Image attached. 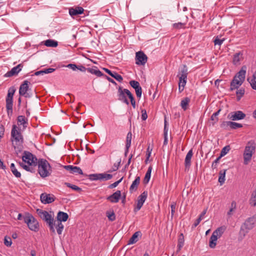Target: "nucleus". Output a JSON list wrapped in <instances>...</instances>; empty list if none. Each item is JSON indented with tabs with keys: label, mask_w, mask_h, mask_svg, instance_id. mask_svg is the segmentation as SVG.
<instances>
[{
	"label": "nucleus",
	"mask_w": 256,
	"mask_h": 256,
	"mask_svg": "<svg viewBox=\"0 0 256 256\" xmlns=\"http://www.w3.org/2000/svg\"><path fill=\"white\" fill-rule=\"evenodd\" d=\"M22 162H20V166L24 170L31 172H34L35 168L37 166L38 159L31 152L24 151L22 156Z\"/></svg>",
	"instance_id": "1"
},
{
	"label": "nucleus",
	"mask_w": 256,
	"mask_h": 256,
	"mask_svg": "<svg viewBox=\"0 0 256 256\" xmlns=\"http://www.w3.org/2000/svg\"><path fill=\"white\" fill-rule=\"evenodd\" d=\"M22 130L20 127H18L16 124L12 125L11 131V140L14 149L17 148L19 151L20 150L24 142V138L22 134Z\"/></svg>",
	"instance_id": "2"
},
{
	"label": "nucleus",
	"mask_w": 256,
	"mask_h": 256,
	"mask_svg": "<svg viewBox=\"0 0 256 256\" xmlns=\"http://www.w3.org/2000/svg\"><path fill=\"white\" fill-rule=\"evenodd\" d=\"M256 225V214L248 218L242 224L240 230V235L243 238L248 234L250 230H252Z\"/></svg>",
	"instance_id": "3"
},
{
	"label": "nucleus",
	"mask_w": 256,
	"mask_h": 256,
	"mask_svg": "<svg viewBox=\"0 0 256 256\" xmlns=\"http://www.w3.org/2000/svg\"><path fill=\"white\" fill-rule=\"evenodd\" d=\"M246 67L243 66L241 70L235 75L230 82L231 91L238 88L244 82L245 80Z\"/></svg>",
	"instance_id": "4"
},
{
	"label": "nucleus",
	"mask_w": 256,
	"mask_h": 256,
	"mask_svg": "<svg viewBox=\"0 0 256 256\" xmlns=\"http://www.w3.org/2000/svg\"><path fill=\"white\" fill-rule=\"evenodd\" d=\"M256 148V144L253 140L249 141L245 147L243 154L244 164L247 165L252 160L253 154H254Z\"/></svg>",
	"instance_id": "5"
},
{
	"label": "nucleus",
	"mask_w": 256,
	"mask_h": 256,
	"mask_svg": "<svg viewBox=\"0 0 256 256\" xmlns=\"http://www.w3.org/2000/svg\"><path fill=\"white\" fill-rule=\"evenodd\" d=\"M38 171L40 176L46 178L50 174V166L46 160L40 159L38 160Z\"/></svg>",
	"instance_id": "6"
},
{
	"label": "nucleus",
	"mask_w": 256,
	"mask_h": 256,
	"mask_svg": "<svg viewBox=\"0 0 256 256\" xmlns=\"http://www.w3.org/2000/svg\"><path fill=\"white\" fill-rule=\"evenodd\" d=\"M36 212L40 217L48 224L50 230L52 233H55V230L54 228V219L52 215L49 214L47 211L40 209H37Z\"/></svg>",
	"instance_id": "7"
},
{
	"label": "nucleus",
	"mask_w": 256,
	"mask_h": 256,
	"mask_svg": "<svg viewBox=\"0 0 256 256\" xmlns=\"http://www.w3.org/2000/svg\"><path fill=\"white\" fill-rule=\"evenodd\" d=\"M24 222L32 231L38 232L39 230V224L36 220L30 214L26 213L23 217Z\"/></svg>",
	"instance_id": "8"
},
{
	"label": "nucleus",
	"mask_w": 256,
	"mask_h": 256,
	"mask_svg": "<svg viewBox=\"0 0 256 256\" xmlns=\"http://www.w3.org/2000/svg\"><path fill=\"white\" fill-rule=\"evenodd\" d=\"M225 230L224 226H220L214 231L210 240L209 246L210 248H214L216 247L218 238L222 236Z\"/></svg>",
	"instance_id": "9"
},
{
	"label": "nucleus",
	"mask_w": 256,
	"mask_h": 256,
	"mask_svg": "<svg viewBox=\"0 0 256 256\" xmlns=\"http://www.w3.org/2000/svg\"><path fill=\"white\" fill-rule=\"evenodd\" d=\"M16 92V88L10 87L8 90V93L6 98V108L8 114H12L13 106V96Z\"/></svg>",
	"instance_id": "10"
},
{
	"label": "nucleus",
	"mask_w": 256,
	"mask_h": 256,
	"mask_svg": "<svg viewBox=\"0 0 256 256\" xmlns=\"http://www.w3.org/2000/svg\"><path fill=\"white\" fill-rule=\"evenodd\" d=\"M135 59L136 64L144 66L147 62L148 57L143 52L140 51L136 52Z\"/></svg>",
	"instance_id": "11"
},
{
	"label": "nucleus",
	"mask_w": 256,
	"mask_h": 256,
	"mask_svg": "<svg viewBox=\"0 0 256 256\" xmlns=\"http://www.w3.org/2000/svg\"><path fill=\"white\" fill-rule=\"evenodd\" d=\"M148 196V192L146 191H144L138 197V202L136 204V206L134 208V212H137L142 207L144 204V203L146 201V198Z\"/></svg>",
	"instance_id": "12"
},
{
	"label": "nucleus",
	"mask_w": 256,
	"mask_h": 256,
	"mask_svg": "<svg viewBox=\"0 0 256 256\" xmlns=\"http://www.w3.org/2000/svg\"><path fill=\"white\" fill-rule=\"evenodd\" d=\"M29 84H30V82L26 80L20 84L19 88V94L20 96H24L26 98H30V96L27 93L29 88Z\"/></svg>",
	"instance_id": "13"
},
{
	"label": "nucleus",
	"mask_w": 256,
	"mask_h": 256,
	"mask_svg": "<svg viewBox=\"0 0 256 256\" xmlns=\"http://www.w3.org/2000/svg\"><path fill=\"white\" fill-rule=\"evenodd\" d=\"M40 199L44 204H50L54 201L55 197L53 194L42 193L40 194Z\"/></svg>",
	"instance_id": "14"
},
{
	"label": "nucleus",
	"mask_w": 256,
	"mask_h": 256,
	"mask_svg": "<svg viewBox=\"0 0 256 256\" xmlns=\"http://www.w3.org/2000/svg\"><path fill=\"white\" fill-rule=\"evenodd\" d=\"M246 114L242 111L238 110L228 114V118L232 120H237L244 119Z\"/></svg>",
	"instance_id": "15"
},
{
	"label": "nucleus",
	"mask_w": 256,
	"mask_h": 256,
	"mask_svg": "<svg viewBox=\"0 0 256 256\" xmlns=\"http://www.w3.org/2000/svg\"><path fill=\"white\" fill-rule=\"evenodd\" d=\"M126 90H128V89L124 88L122 89V87L120 86L118 88V99L121 102L125 103L127 105H129L130 103L128 100L126 98V92H124Z\"/></svg>",
	"instance_id": "16"
},
{
	"label": "nucleus",
	"mask_w": 256,
	"mask_h": 256,
	"mask_svg": "<svg viewBox=\"0 0 256 256\" xmlns=\"http://www.w3.org/2000/svg\"><path fill=\"white\" fill-rule=\"evenodd\" d=\"M22 67H23L22 64H18L16 66L12 68L8 72L4 74V76L10 77L13 76L17 75L18 74V72L21 70Z\"/></svg>",
	"instance_id": "17"
},
{
	"label": "nucleus",
	"mask_w": 256,
	"mask_h": 256,
	"mask_svg": "<svg viewBox=\"0 0 256 256\" xmlns=\"http://www.w3.org/2000/svg\"><path fill=\"white\" fill-rule=\"evenodd\" d=\"M64 168L71 174H82L83 172L82 169L78 166L72 165L64 166Z\"/></svg>",
	"instance_id": "18"
},
{
	"label": "nucleus",
	"mask_w": 256,
	"mask_h": 256,
	"mask_svg": "<svg viewBox=\"0 0 256 256\" xmlns=\"http://www.w3.org/2000/svg\"><path fill=\"white\" fill-rule=\"evenodd\" d=\"M84 12V9L81 6H76L69 8V14L72 17L82 14Z\"/></svg>",
	"instance_id": "19"
},
{
	"label": "nucleus",
	"mask_w": 256,
	"mask_h": 256,
	"mask_svg": "<svg viewBox=\"0 0 256 256\" xmlns=\"http://www.w3.org/2000/svg\"><path fill=\"white\" fill-rule=\"evenodd\" d=\"M17 124L18 127L22 126V130H24L28 124V120L24 116H19L17 118Z\"/></svg>",
	"instance_id": "20"
},
{
	"label": "nucleus",
	"mask_w": 256,
	"mask_h": 256,
	"mask_svg": "<svg viewBox=\"0 0 256 256\" xmlns=\"http://www.w3.org/2000/svg\"><path fill=\"white\" fill-rule=\"evenodd\" d=\"M121 192L120 190H117L112 195L108 197L107 200L111 202L116 203L118 202L120 198Z\"/></svg>",
	"instance_id": "21"
},
{
	"label": "nucleus",
	"mask_w": 256,
	"mask_h": 256,
	"mask_svg": "<svg viewBox=\"0 0 256 256\" xmlns=\"http://www.w3.org/2000/svg\"><path fill=\"white\" fill-rule=\"evenodd\" d=\"M192 149H191L188 152L185 158L184 164L186 168H189L190 167L191 164V159L192 156Z\"/></svg>",
	"instance_id": "22"
},
{
	"label": "nucleus",
	"mask_w": 256,
	"mask_h": 256,
	"mask_svg": "<svg viewBox=\"0 0 256 256\" xmlns=\"http://www.w3.org/2000/svg\"><path fill=\"white\" fill-rule=\"evenodd\" d=\"M142 236V233L140 231L134 232L128 242V244H132L136 243L138 240V236Z\"/></svg>",
	"instance_id": "23"
},
{
	"label": "nucleus",
	"mask_w": 256,
	"mask_h": 256,
	"mask_svg": "<svg viewBox=\"0 0 256 256\" xmlns=\"http://www.w3.org/2000/svg\"><path fill=\"white\" fill-rule=\"evenodd\" d=\"M87 71L90 73L94 74L98 77L103 76L104 74L96 66L87 68Z\"/></svg>",
	"instance_id": "24"
},
{
	"label": "nucleus",
	"mask_w": 256,
	"mask_h": 256,
	"mask_svg": "<svg viewBox=\"0 0 256 256\" xmlns=\"http://www.w3.org/2000/svg\"><path fill=\"white\" fill-rule=\"evenodd\" d=\"M68 218V215L67 213L63 212H59L57 214V219L58 222H66Z\"/></svg>",
	"instance_id": "25"
},
{
	"label": "nucleus",
	"mask_w": 256,
	"mask_h": 256,
	"mask_svg": "<svg viewBox=\"0 0 256 256\" xmlns=\"http://www.w3.org/2000/svg\"><path fill=\"white\" fill-rule=\"evenodd\" d=\"M140 182V176H136L134 180L132 182V184H131L130 188V192H132L134 191H136L137 188L138 186L139 185Z\"/></svg>",
	"instance_id": "26"
},
{
	"label": "nucleus",
	"mask_w": 256,
	"mask_h": 256,
	"mask_svg": "<svg viewBox=\"0 0 256 256\" xmlns=\"http://www.w3.org/2000/svg\"><path fill=\"white\" fill-rule=\"evenodd\" d=\"M188 70L187 66L186 65H184L182 68L180 72L178 75V76L181 78H182L187 79V76L188 74Z\"/></svg>",
	"instance_id": "27"
},
{
	"label": "nucleus",
	"mask_w": 256,
	"mask_h": 256,
	"mask_svg": "<svg viewBox=\"0 0 256 256\" xmlns=\"http://www.w3.org/2000/svg\"><path fill=\"white\" fill-rule=\"evenodd\" d=\"M152 170V166H150L148 168V170L145 174V176H144V179L143 180L144 183V184H147L149 182L150 178V176H151Z\"/></svg>",
	"instance_id": "28"
},
{
	"label": "nucleus",
	"mask_w": 256,
	"mask_h": 256,
	"mask_svg": "<svg viewBox=\"0 0 256 256\" xmlns=\"http://www.w3.org/2000/svg\"><path fill=\"white\" fill-rule=\"evenodd\" d=\"M249 204L252 206L254 207L256 206V188L251 194L249 200Z\"/></svg>",
	"instance_id": "29"
},
{
	"label": "nucleus",
	"mask_w": 256,
	"mask_h": 256,
	"mask_svg": "<svg viewBox=\"0 0 256 256\" xmlns=\"http://www.w3.org/2000/svg\"><path fill=\"white\" fill-rule=\"evenodd\" d=\"M190 102V98H189L186 97L184 98L180 102V106L182 108L186 110L188 108V105L189 102Z\"/></svg>",
	"instance_id": "30"
},
{
	"label": "nucleus",
	"mask_w": 256,
	"mask_h": 256,
	"mask_svg": "<svg viewBox=\"0 0 256 256\" xmlns=\"http://www.w3.org/2000/svg\"><path fill=\"white\" fill-rule=\"evenodd\" d=\"M226 170H222L219 172L218 182L220 185H222L225 182Z\"/></svg>",
	"instance_id": "31"
},
{
	"label": "nucleus",
	"mask_w": 256,
	"mask_h": 256,
	"mask_svg": "<svg viewBox=\"0 0 256 256\" xmlns=\"http://www.w3.org/2000/svg\"><path fill=\"white\" fill-rule=\"evenodd\" d=\"M184 236L182 234H180L178 236V251H180L184 245Z\"/></svg>",
	"instance_id": "32"
},
{
	"label": "nucleus",
	"mask_w": 256,
	"mask_h": 256,
	"mask_svg": "<svg viewBox=\"0 0 256 256\" xmlns=\"http://www.w3.org/2000/svg\"><path fill=\"white\" fill-rule=\"evenodd\" d=\"M242 58V54L240 52L236 53L234 56L233 62L234 64H238Z\"/></svg>",
	"instance_id": "33"
},
{
	"label": "nucleus",
	"mask_w": 256,
	"mask_h": 256,
	"mask_svg": "<svg viewBox=\"0 0 256 256\" xmlns=\"http://www.w3.org/2000/svg\"><path fill=\"white\" fill-rule=\"evenodd\" d=\"M124 92H126V96L129 98L130 100V102L132 104V106L133 108H136V100H134V98L132 95V94L131 93V92L129 90H126Z\"/></svg>",
	"instance_id": "34"
},
{
	"label": "nucleus",
	"mask_w": 256,
	"mask_h": 256,
	"mask_svg": "<svg viewBox=\"0 0 256 256\" xmlns=\"http://www.w3.org/2000/svg\"><path fill=\"white\" fill-rule=\"evenodd\" d=\"M56 226L57 232L58 234H61L64 229V225L62 222H58L57 224H56V222H54V226Z\"/></svg>",
	"instance_id": "35"
},
{
	"label": "nucleus",
	"mask_w": 256,
	"mask_h": 256,
	"mask_svg": "<svg viewBox=\"0 0 256 256\" xmlns=\"http://www.w3.org/2000/svg\"><path fill=\"white\" fill-rule=\"evenodd\" d=\"M44 44L48 47H56L58 46V44L56 41L52 40H48L45 41Z\"/></svg>",
	"instance_id": "36"
},
{
	"label": "nucleus",
	"mask_w": 256,
	"mask_h": 256,
	"mask_svg": "<svg viewBox=\"0 0 256 256\" xmlns=\"http://www.w3.org/2000/svg\"><path fill=\"white\" fill-rule=\"evenodd\" d=\"M112 178V175L106 173L100 174V180H110Z\"/></svg>",
	"instance_id": "37"
},
{
	"label": "nucleus",
	"mask_w": 256,
	"mask_h": 256,
	"mask_svg": "<svg viewBox=\"0 0 256 256\" xmlns=\"http://www.w3.org/2000/svg\"><path fill=\"white\" fill-rule=\"evenodd\" d=\"M236 203L235 201H232L230 204V208L227 213L228 216H230L232 212L236 210Z\"/></svg>",
	"instance_id": "38"
},
{
	"label": "nucleus",
	"mask_w": 256,
	"mask_h": 256,
	"mask_svg": "<svg viewBox=\"0 0 256 256\" xmlns=\"http://www.w3.org/2000/svg\"><path fill=\"white\" fill-rule=\"evenodd\" d=\"M132 139V134L130 132H128L126 136V147L127 148H130L131 145V141Z\"/></svg>",
	"instance_id": "39"
},
{
	"label": "nucleus",
	"mask_w": 256,
	"mask_h": 256,
	"mask_svg": "<svg viewBox=\"0 0 256 256\" xmlns=\"http://www.w3.org/2000/svg\"><path fill=\"white\" fill-rule=\"evenodd\" d=\"M230 146H226L221 150L220 156L221 158L224 156L230 150Z\"/></svg>",
	"instance_id": "40"
},
{
	"label": "nucleus",
	"mask_w": 256,
	"mask_h": 256,
	"mask_svg": "<svg viewBox=\"0 0 256 256\" xmlns=\"http://www.w3.org/2000/svg\"><path fill=\"white\" fill-rule=\"evenodd\" d=\"M110 76H112V78H114L116 80H117L119 82H122L123 80L122 77L115 72H112V73Z\"/></svg>",
	"instance_id": "41"
},
{
	"label": "nucleus",
	"mask_w": 256,
	"mask_h": 256,
	"mask_svg": "<svg viewBox=\"0 0 256 256\" xmlns=\"http://www.w3.org/2000/svg\"><path fill=\"white\" fill-rule=\"evenodd\" d=\"M186 23L184 22H178L174 23L172 24L173 28L176 29H180L185 28Z\"/></svg>",
	"instance_id": "42"
},
{
	"label": "nucleus",
	"mask_w": 256,
	"mask_h": 256,
	"mask_svg": "<svg viewBox=\"0 0 256 256\" xmlns=\"http://www.w3.org/2000/svg\"><path fill=\"white\" fill-rule=\"evenodd\" d=\"M106 216L111 222L114 221L116 220L115 214L113 211L106 212Z\"/></svg>",
	"instance_id": "43"
},
{
	"label": "nucleus",
	"mask_w": 256,
	"mask_h": 256,
	"mask_svg": "<svg viewBox=\"0 0 256 256\" xmlns=\"http://www.w3.org/2000/svg\"><path fill=\"white\" fill-rule=\"evenodd\" d=\"M130 84L133 88L135 90L138 88L140 86V83L136 80H132L130 82Z\"/></svg>",
	"instance_id": "44"
},
{
	"label": "nucleus",
	"mask_w": 256,
	"mask_h": 256,
	"mask_svg": "<svg viewBox=\"0 0 256 256\" xmlns=\"http://www.w3.org/2000/svg\"><path fill=\"white\" fill-rule=\"evenodd\" d=\"M244 88H240L236 92V97L238 100H240L241 98L244 96Z\"/></svg>",
	"instance_id": "45"
},
{
	"label": "nucleus",
	"mask_w": 256,
	"mask_h": 256,
	"mask_svg": "<svg viewBox=\"0 0 256 256\" xmlns=\"http://www.w3.org/2000/svg\"><path fill=\"white\" fill-rule=\"evenodd\" d=\"M224 40H225L224 38L220 39L218 38V36H217L215 38L214 40V45L220 46L223 43V42L224 41Z\"/></svg>",
	"instance_id": "46"
},
{
	"label": "nucleus",
	"mask_w": 256,
	"mask_h": 256,
	"mask_svg": "<svg viewBox=\"0 0 256 256\" xmlns=\"http://www.w3.org/2000/svg\"><path fill=\"white\" fill-rule=\"evenodd\" d=\"M88 178L91 180H100V174H90L88 176Z\"/></svg>",
	"instance_id": "47"
},
{
	"label": "nucleus",
	"mask_w": 256,
	"mask_h": 256,
	"mask_svg": "<svg viewBox=\"0 0 256 256\" xmlns=\"http://www.w3.org/2000/svg\"><path fill=\"white\" fill-rule=\"evenodd\" d=\"M231 122H232L230 121L223 122L220 124V127L224 129H227L228 127L230 128Z\"/></svg>",
	"instance_id": "48"
},
{
	"label": "nucleus",
	"mask_w": 256,
	"mask_h": 256,
	"mask_svg": "<svg viewBox=\"0 0 256 256\" xmlns=\"http://www.w3.org/2000/svg\"><path fill=\"white\" fill-rule=\"evenodd\" d=\"M4 244L7 246H10L12 244L11 238L8 236H5L4 238Z\"/></svg>",
	"instance_id": "49"
},
{
	"label": "nucleus",
	"mask_w": 256,
	"mask_h": 256,
	"mask_svg": "<svg viewBox=\"0 0 256 256\" xmlns=\"http://www.w3.org/2000/svg\"><path fill=\"white\" fill-rule=\"evenodd\" d=\"M66 186L74 190H76V191H80L81 190V188L76 185L72 184L70 183H66Z\"/></svg>",
	"instance_id": "50"
},
{
	"label": "nucleus",
	"mask_w": 256,
	"mask_h": 256,
	"mask_svg": "<svg viewBox=\"0 0 256 256\" xmlns=\"http://www.w3.org/2000/svg\"><path fill=\"white\" fill-rule=\"evenodd\" d=\"M242 126L240 124L232 122H231L230 128L232 129H236L238 128H242Z\"/></svg>",
	"instance_id": "51"
},
{
	"label": "nucleus",
	"mask_w": 256,
	"mask_h": 256,
	"mask_svg": "<svg viewBox=\"0 0 256 256\" xmlns=\"http://www.w3.org/2000/svg\"><path fill=\"white\" fill-rule=\"evenodd\" d=\"M176 206V204L174 202H172L170 204V208H171V216L173 217L174 212H175V209Z\"/></svg>",
	"instance_id": "52"
},
{
	"label": "nucleus",
	"mask_w": 256,
	"mask_h": 256,
	"mask_svg": "<svg viewBox=\"0 0 256 256\" xmlns=\"http://www.w3.org/2000/svg\"><path fill=\"white\" fill-rule=\"evenodd\" d=\"M122 180V178H121L120 180H118L114 182L113 184H110L109 186H108V188H116V186H118V185L121 182V181Z\"/></svg>",
	"instance_id": "53"
},
{
	"label": "nucleus",
	"mask_w": 256,
	"mask_h": 256,
	"mask_svg": "<svg viewBox=\"0 0 256 256\" xmlns=\"http://www.w3.org/2000/svg\"><path fill=\"white\" fill-rule=\"evenodd\" d=\"M120 163V162L118 164L115 163L113 166L112 170H110L109 172H112L117 170L118 169Z\"/></svg>",
	"instance_id": "54"
},
{
	"label": "nucleus",
	"mask_w": 256,
	"mask_h": 256,
	"mask_svg": "<svg viewBox=\"0 0 256 256\" xmlns=\"http://www.w3.org/2000/svg\"><path fill=\"white\" fill-rule=\"evenodd\" d=\"M220 158H221V157L219 156L218 158H217L214 160V162H212V168L214 169V168H216L217 164H218V162H219V161H220Z\"/></svg>",
	"instance_id": "55"
},
{
	"label": "nucleus",
	"mask_w": 256,
	"mask_h": 256,
	"mask_svg": "<svg viewBox=\"0 0 256 256\" xmlns=\"http://www.w3.org/2000/svg\"><path fill=\"white\" fill-rule=\"evenodd\" d=\"M136 96L138 98H140L142 96V87L138 88L136 90H135Z\"/></svg>",
	"instance_id": "56"
},
{
	"label": "nucleus",
	"mask_w": 256,
	"mask_h": 256,
	"mask_svg": "<svg viewBox=\"0 0 256 256\" xmlns=\"http://www.w3.org/2000/svg\"><path fill=\"white\" fill-rule=\"evenodd\" d=\"M186 78H179V82L178 85H180L181 86H182L184 87L186 84Z\"/></svg>",
	"instance_id": "57"
},
{
	"label": "nucleus",
	"mask_w": 256,
	"mask_h": 256,
	"mask_svg": "<svg viewBox=\"0 0 256 256\" xmlns=\"http://www.w3.org/2000/svg\"><path fill=\"white\" fill-rule=\"evenodd\" d=\"M13 174L17 178H20L21 176V174L16 168L14 170H12V172Z\"/></svg>",
	"instance_id": "58"
},
{
	"label": "nucleus",
	"mask_w": 256,
	"mask_h": 256,
	"mask_svg": "<svg viewBox=\"0 0 256 256\" xmlns=\"http://www.w3.org/2000/svg\"><path fill=\"white\" fill-rule=\"evenodd\" d=\"M142 119L143 120H146L147 118H148V115H147V114H146V112L145 110H142Z\"/></svg>",
	"instance_id": "59"
},
{
	"label": "nucleus",
	"mask_w": 256,
	"mask_h": 256,
	"mask_svg": "<svg viewBox=\"0 0 256 256\" xmlns=\"http://www.w3.org/2000/svg\"><path fill=\"white\" fill-rule=\"evenodd\" d=\"M210 120L212 121V125L214 126L216 123L218 122V118L216 116H214L213 115H212L210 117Z\"/></svg>",
	"instance_id": "60"
},
{
	"label": "nucleus",
	"mask_w": 256,
	"mask_h": 256,
	"mask_svg": "<svg viewBox=\"0 0 256 256\" xmlns=\"http://www.w3.org/2000/svg\"><path fill=\"white\" fill-rule=\"evenodd\" d=\"M256 79H254L253 78L251 80L250 82V85L252 87V88L255 90H256Z\"/></svg>",
	"instance_id": "61"
},
{
	"label": "nucleus",
	"mask_w": 256,
	"mask_h": 256,
	"mask_svg": "<svg viewBox=\"0 0 256 256\" xmlns=\"http://www.w3.org/2000/svg\"><path fill=\"white\" fill-rule=\"evenodd\" d=\"M66 67L71 68L73 70H76L78 68L76 64H70L66 66Z\"/></svg>",
	"instance_id": "62"
},
{
	"label": "nucleus",
	"mask_w": 256,
	"mask_h": 256,
	"mask_svg": "<svg viewBox=\"0 0 256 256\" xmlns=\"http://www.w3.org/2000/svg\"><path fill=\"white\" fill-rule=\"evenodd\" d=\"M202 219L200 218H197L196 221L194 222V224L192 225V228H196V227L198 224L200 223Z\"/></svg>",
	"instance_id": "63"
},
{
	"label": "nucleus",
	"mask_w": 256,
	"mask_h": 256,
	"mask_svg": "<svg viewBox=\"0 0 256 256\" xmlns=\"http://www.w3.org/2000/svg\"><path fill=\"white\" fill-rule=\"evenodd\" d=\"M77 68H76L77 70H78L81 72H84L86 70H87V68L85 66H84L82 65L77 66Z\"/></svg>",
	"instance_id": "64"
}]
</instances>
